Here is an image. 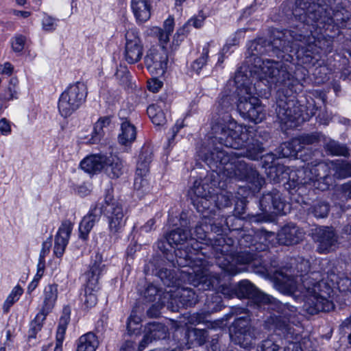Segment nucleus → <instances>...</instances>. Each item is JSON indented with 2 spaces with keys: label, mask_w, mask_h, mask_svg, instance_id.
<instances>
[{
  "label": "nucleus",
  "mask_w": 351,
  "mask_h": 351,
  "mask_svg": "<svg viewBox=\"0 0 351 351\" xmlns=\"http://www.w3.org/2000/svg\"><path fill=\"white\" fill-rule=\"evenodd\" d=\"M226 120L219 121L212 127L215 138L221 145L234 150L226 151L215 148L205 156V162L222 179L245 180L256 189H260L264 179L257 171L249 166L240 157L258 160L264 148L260 142L252 137L250 128L238 124L226 116Z\"/></svg>",
  "instance_id": "nucleus-1"
},
{
  "label": "nucleus",
  "mask_w": 351,
  "mask_h": 351,
  "mask_svg": "<svg viewBox=\"0 0 351 351\" xmlns=\"http://www.w3.org/2000/svg\"><path fill=\"white\" fill-rule=\"evenodd\" d=\"M263 47L256 42H253L249 47V50L254 58V69L251 73L254 74L253 78H257L260 81L265 80L267 83L274 84L276 86L287 87L285 95L281 96L278 90V99L276 109L277 117L282 125L285 128L296 127L304 119L302 118V108L291 95L288 94L295 91L294 86L298 81L291 73L292 67L291 63L276 62L269 59H263L258 55L263 53ZM286 62L292 58L291 55L287 58L282 56Z\"/></svg>",
  "instance_id": "nucleus-2"
},
{
  "label": "nucleus",
  "mask_w": 351,
  "mask_h": 351,
  "mask_svg": "<svg viewBox=\"0 0 351 351\" xmlns=\"http://www.w3.org/2000/svg\"><path fill=\"white\" fill-rule=\"evenodd\" d=\"M188 225L189 222L182 215L181 227L171 231L166 239L170 245L177 247L175 250L176 263L183 268L182 278L194 287L201 286L200 289H210L213 287L214 279L208 274L206 261L200 257L202 254L192 245L182 247L189 241H193Z\"/></svg>",
  "instance_id": "nucleus-3"
},
{
  "label": "nucleus",
  "mask_w": 351,
  "mask_h": 351,
  "mask_svg": "<svg viewBox=\"0 0 351 351\" xmlns=\"http://www.w3.org/2000/svg\"><path fill=\"white\" fill-rule=\"evenodd\" d=\"M289 277L287 273L278 272L276 275V289L302 302V309L305 313L315 315L334 308V304L329 299L332 289L326 282L307 276L302 285L297 287L296 281Z\"/></svg>",
  "instance_id": "nucleus-4"
},
{
  "label": "nucleus",
  "mask_w": 351,
  "mask_h": 351,
  "mask_svg": "<svg viewBox=\"0 0 351 351\" xmlns=\"http://www.w3.org/2000/svg\"><path fill=\"white\" fill-rule=\"evenodd\" d=\"M311 35L302 36V34H293V32L285 30V32H276L274 38L271 42L272 47L277 51L283 53L294 52L298 59L306 58L303 63L310 62L308 58H314L315 54L320 51L324 53L331 52L332 49V40L324 36H319L316 38L313 35L312 29H310Z\"/></svg>",
  "instance_id": "nucleus-5"
},
{
  "label": "nucleus",
  "mask_w": 351,
  "mask_h": 351,
  "mask_svg": "<svg viewBox=\"0 0 351 351\" xmlns=\"http://www.w3.org/2000/svg\"><path fill=\"white\" fill-rule=\"evenodd\" d=\"M234 82L237 86V108L243 117L256 123L265 118V110L256 94V87L246 75L239 71L235 73Z\"/></svg>",
  "instance_id": "nucleus-6"
},
{
  "label": "nucleus",
  "mask_w": 351,
  "mask_h": 351,
  "mask_svg": "<svg viewBox=\"0 0 351 351\" xmlns=\"http://www.w3.org/2000/svg\"><path fill=\"white\" fill-rule=\"evenodd\" d=\"M295 315L296 313L291 316H285L278 313L269 318V323L274 326L276 335L282 337L287 341L284 351H315L317 341L308 337L301 338L302 328L289 322V319Z\"/></svg>",
  "instance_id": "nucleus-7"
},
{
  "label": "nucleus",
  "mask_w": 351,
  "mask_h": 351,
  "mask_svg": "<svg viewBox=\"0 0 351 351\" xmlns=\"http://www.w3.org/2000/svg\"><path fill=\"white\" fill-rule=\"evenodd\" d=\"M213 250L219 265L232 276L241 271L237 265L248 264L254 258L251 252H237L235 241L228 236L218 237L213 245Z\"/></svg>",
  "instance_id": "nucleus-8"
},
{
  "label": "nucleus",
  "mask_w": 351,
  "mask_h": 351,
  "mask_svg": "<svg viewBox=\"0 0 351 351\" xmlns=\"http://www.w3.org/2000/svg\"><path fill=\"white\" fill-rule=\"evenodd\" d=\"M235 296L239 298H252L259 305L267 304L269 309L285 316H291L296 311L295 306L283 304L274 297L260 291L247 280L240 281L235 287Z\"/></svg>",
  "instance_id": "nucleus-9"
},
{
  "label": "nucleus",
  "mask_w": 351,
  "mask_h": 351,
  "mask_svg": "<svg viewBox=\"0 0 351 351\" xmlns=\"http://www.w3.org/2000/svg\"><path fill=\"white\" fill-rule=\"evenodd\" d=\"M87 88L83 82H77L69 85L60 95L58 111L64 118L70 117L86 101Z\"/></svg>",
  "instance_id": "nucleus-10"
},
{
  "label": "nucleus",
  "mask_w": 351,
  "mask_h": 351,
  "mask_svg": "<svg viewBox=\"0 0 351 351\" xmlns=\"http://www.w3.org/2000/svg\"><path fill=\"white\" fill-rule=\"evenodd\" d=\"M202 215V219L195 227L194 239L191 245H197V242L204 243L207 245H211L213 249V245L215 239L218 237L223 236L221 232H223V226H228L227 220L221 219L222 223H217L215 217L210 215V213H205Z\"/></svg>",
  "instance_id": "nucleus-11"
},
{
  "label": "nucleus",
  "mask_w": 351,
  "mask_h": 351,
  "mask_svg": "<svg viewBox=\"0 0 351 351\" xmlns=\"http://www.w3.org/2000/svg\"><path fill=\"white\" fill-rule=\"evenodd\" d=\"M106 271L101 254L97 253L90 264L89 270L85 274L86 283L84 305L86 308L95 306L97 302V292L99 289V279Z\"/></svg>",
  "instance_id": "nucleus-12"
},
{
  "label": "nucleus",
  "mask_w": 351,
  "mask_h": 351,
  "mask_svg": "<svg viewBox=\"0 0 351 351\" xmlns=\"http://www.w3.org/2000/svg\"><path fill=\"white\" fill-rule=\"evenodd\" d=\"M152 159V152L149 147H143L137 162L134 182L135 195L139 198L143 197L152 191V186L149 179V163Z\"/></svg>",
  "instance_id": "nucleus-13"
},
{
  "label": "nucleus",
  "mask_w": 351,
  "mask_h": 351,
  "mask_svg": "<svg viewBox=\"0 0 351 351\" xmlns=\"http://www.w3.org/2000/svg\"><path fill=\"white\" fill-rule=\"evenodd\" d=\"M215 189L207 179L195 180L189 194L193 206L201 214L211 213L214 209L213 197Z\"/></svg>",
  "instance_id": "nucleus-14"
},
{
  "label": "nucleus",
  "mask_w": 351,
  "mask_h": 351,
  "mask_svg": "<svg viewBox=\"0 0 351 351\" xmlns=\"http://www.w3.org/2000/svg\"><path fill=\"white\" fill-rule=\"evenodd\" d=\"M101 207L103 213L108 219L110 234L115 235L121 232L126 222L121 204L114 199L110 194H108L105 197L104 204Z\"/></svg>",
  "instance_id": "nucleus-15"
},
{
  "label": "nucleus",
  "mask_w": 351,
  "mask_h": 351,
  "mask_svg": "<svg viewBox=\"0 0 351 351\" xmlns=\"http://www.w3.org/2000/svg\"><path fill=\"white\" fill-rule=\"evenodd\" d=\"M231 341L241 348L248 349L254 344V330L250 326L248 315L237 318L230 327Z\"/></svg>",
  "instance_id": "nucleus-16"
},
{
  "label": "nucleus",
  "mask_w": 351,
  "mask_h": 351,
  "mask_svg": "<svg viewBox=\"0 0 351 351\" xmlns=\"http://www.w3.org/2000/svg\"><path fill=\"white\" fill-rule=\"evenodd\" d=\"M125 38L124 59L128 64H135L141 60L143 55L140 33L136 28H130L126 31Z\"/></svg>",
  "instance_id": "nucleus-17"
},
{
  "label": "nucleus",
  "mask_w": 351,
  "mask_h": 351,
  "mask_svg": "<svg viewBox=\"0 0 351 351\" xmlns=\"http://www.w3.org/2000/svg\"><path fill=\"white\" fill-rule=\"evenodd\" d=\"M168 60L167 51L164 46L151 47L144 58L146 68L154 75H162L165 73Z\"/></svg>",
  "instance_id": "nucleus-18"
},
{
  "label": "nucleus",
  "mask_w": 351,
  "mask_h": 351,
  "mask_svg": "<svg viewBox=\"0 0 351 351\" xmlns=\"http://www.w3.org/2000/svg\"><path fill=\"white\" fill-rule=\"evenodd\" d=\"M311 264L308 260L303 258H298L296 261L295 268H282L277 270L274 274V284L276 288V275L278 272L287 273L289 276V278L295 280V285L297 287H300V285H302L303 280L307 276H311L315 279H319L320 274L317 272H311L308 274L310 271Z\"/></svg>",
  "instance_id": "nucleus-19"
},
{
  "label": "nucleus",
  "mask_w": 351,
  "mask_h": 351,
  "mask_svg": "<svg viewBox=\"0 0 351 351\" xmlns=\"http://www.w3.org/2000/svg\"><path fill=\"white\" fill-rule=\"evenodd\" d=\"M285 206L282 195L277 189L264 193L260 199V208L266 214H284Z\"/></svg>",
  "instance_id": "nucleus-20"
},
{
  "label": "nucleus",
  "mask_w": 351,
  "mask_h": 351,
  "mask_svg": "<svg viewBox=\"0 0 351 351\" xmlns=\"http://www.w3.org/2000/svg\"><path fill=\"white\" fill-rule=\"evenodd\" d=\"M314 238L317 243V250L319 253L327 254L338 247L337 235L330 228L324 227L316 230Z\"/></svg>",
  "instance_id": "nucleus-21"
},
{
  "label": "nucleus",
  "mask_w": 351,
  "mask_h": 351,
  "mask_svg": "<svg viewBox=\"0 0 351 351\" xmlns=\"http://www.w3.org/2000/svg\"><path fill=\"white\" fill-rule=\"evenodd\" d=\"M73 228V224L69 220L64 221L59 227L55 236L53 253L58 258L61 257L68 245Z\"/></svg>",
  "instance_id": "nucleus-22"
},
{
  "label": "nucleus",
  "mask_w": 351,
  "mask_h": 351,
  "mask_svg": "<svg viewBox=\"0 0 351 351\" xmlns=\"http://www.w3.org/2000/svg\"><path fill=\"white\" fill-rule=\"evenodd\" d=\"M102 213V208L97 205L90 209L88 214L83 217L79 226V237L80 239L84 241L88 239L90 232L95 224L99 221Z\"/></svg>",
  "instance_id": "nucleus-23"
},
{
  "label": "nucleus",
  "mask_w": 351,
  "mask_h": 351,
  "mask_svg": "<svg viewBox=\"0 0 351 351\" xmlns=\"http://www.w3.org/2000/svg\"><path fill=\"white\" fill-rule=\"evenodd\" d=\"M279 241L286 245L299 243L304 237V232L295 224L290 223L285 226L278 233Z\"/></svg>",
  "instance_id": "nucleus-24"
},
{
  "label": "nucleus",
  "mask_w": 351,
  "mask_h": 351,
  "mask_svg": "<svg viewBox=\"0 0 351 351\" xmlns=\"http://www.w3.org/2000/svg\"><path fill=\"white\" fill-rule=\"evenodd\" d=\"M106 154H93L88 156L80 162L81 168L89 173H95L104 169Z\"/></svg>",
  "instance_id": "nucleus-25"
},
{
  "label": "nucleus",
  "mask_w": 351,
  "mask_h": 351,
  "mask_svg": "<svg viewBox=\"0 0 351 351\" xmlns=\"http://www.w3.org/2000/svg\"><path fill=\"white\" fill-rule=\"evenodd\" d=\"M136 138V128L127 119H123L118 135V142L121 145L130 147Z\"/></svg>",
  "instance_id": "nucleus-26"
},
{
  "label": "nucleus",
  "mask_w": 351,
  "mask_h": 351,
  "mask_svg": "<svg viewBox=\"0 0 351 351\" xmlns=\"http://www.w3.org/2000/svg\"><path fill=\"white\" fill-rule=\"evenodd\" d=\"M131 8L138 23H144L151 16L149 0H132Z\"/></svg>",
  "instance_id": "nucleus-27"
},
{
  "label": "nucleus",
  "mask_w": 351,
  "mask_h": 351,
  "mask_svg": "<svg viewBox=\"0 0 351 351\" xmlns=\"http://www.w3.org/2000/svg\"><path fill=\"white\" fill-rule=\"evenodd\" d=\"M174 29V19L169 16L163 24V27H152L150 34L156 36L162 45L167 44L169 41V36Z\"/></svg>",
  "instance_id": "nucleus-28"
},
{
  "label": "nucleus",
  "mask_w": 351,
  "mask_h": 351,
  "mask_svg": "<svg viewBox=\"0 0 351 351\" xmlns=\"http://www.w3.org/2000/svg\"><path fill=\"white\" fill-rule=\"evenodd\" d=\"M315 167L313 163L308 164L306 167L302 169H299L296 176L298 175V180L302 185H306L313 184V186L316 188L321 189L322 186H320V183L314 173ZM293 176H295V173H293Z\"/></svg>",
  "instance_id": "nucleus-29"
},
{
  "label": "nucleus",
  "mask_w": 351,
  "mask_h": 351,
  "mask_svg": "<svg viewBox=\"0 0 351 351\" xmlns=\"http://www.w3.org/2000/svg\"><path fill=\"white\" fill-rule=\"evenodd\" d=\"M315 167L313 163L308 164L306 167L302 169H299L296 176L298 175V180L302 185H306L313 184V186L316 188L321 189L322 186H320V183L314 173ZM293 176H295V173H293Z\"/></svg>",
  "instance_id": "nucleus-30"
},
{
  "label": "nucleus",
  "mask_w": 351,
  "mask_h": 351,
  "mask_svg": "<svg viewBox=\"0 0 351 351\" xmlns=\"http://www.w3.org/2000/svg\"><path fill=\"white\" fill-rule=\"evenodd\" d=\"M104 166L106 173L111 178H117L123 173V162L117 156L107 155L106 160Z\"/></svg>",
  "instance_id": "nucleus-31"
},
{
  "label": "nucleus",
  "mask_w": 351,
  "mask_h": 351,
  "mask_svg": "<svg viewBox=\"0 0 351 351\" xmlns=\"http://www.w3.org/2000/svg\"><path fill=\"white\" fill-rule=\"evenodd\" d=\"M330 161L319 162L314 165L315 174L316 175L319 183L322 182L324 186L322 190L327 189L329 186V180H331L330 175L332 173V167L330 166Z\"/></svg>",
  "instance_id": "nucleus-32"
},
{
  "label": "nucleus",
  "mask_w": 351,
  "mask_h": 351,
  "mask_svg": "<svg viewBox=\"0 0 351 351\" xmlns=\"http://www.w3.org/2000/svg\"><path fill=\"white\" fill-rule=\"evenodd\" d=\"M175 293L173 300L176 302L178 300L182 306H191L195 305L197 301V295L191 289L178 287Z\"/></svg>",
  "instance_id": "nucleus-33"
},
{
  "label": "nucleus",
  "mask_w": 351,
  "mask_h": 351,
  "mask_svg": "<svg viewBox=\"0 0 351 351\" xmlns=\"http://www.w3.org/2000/svg\"><path fill=\"white\" fill-rule=\"evenodd\" d=\"M112 119L110 116L102 117L95 123L92 136L94 143L100 141L106 132L112 128Z\"/></svg>",
  "instance_id": "nucleus-34"
},
{
  "label": "nucleus",
  "mask_w": 351,
  "mask_h": 351,
  "mask_svg": "<svg viewBox=\"0 0 351 351\" xmlns=\"http://www.w3.org/2000/svg\"><path fill=\"white\" fill-rule=\"evenodd\" d=\"M302 150L300 141L292 139L290 141L282 143L278 148V156L281 158L296 157L298 153Z\"/></svg>",
  "instance_id": "nucleus-35"
},
{
  "label": "nucleus",
  "mask_w": 351,
  "mask_h": 351,
  "mask_svg": "<svg viewBox=\"0 0 351 351\" xmlns=\"http://www.w3.org/2000/svg\"><path fill=\"white\" fill-rule=\"evenodd\" d=\"M99 341L93 332L82 335L78 339L77 351H96Z\"/></svg>",
  "instance_id": "nucleus-36"
},
{
  "label": "nucleus",
  "mask_w": 351,
  "mask_h": 351,
  "mask_svg": "<svg viewBox=\"0 0 351 351\" xmlns=\"http://www.w3.org/2000/svg\"><path fill=\"white\" fill-rule=\"evenodd\" d=\"M58 298V285H49L44 290V300L42 305L43 311L51 312Z\"/></svg>",
  "instance_id": "nucleus-37"
},
{
  "label": "nucleus",
  "mask_w": 351,
  "mask_h": 351,
  "mask_svg": "<svg viewBox=\"0 0 351 351\" xmlns=\"http://www.w3.org/2000/svg\"><path fill=\"white\" fill-rule=\"evenodd\" d=\"M162 327V325L156 322L149 323L146 328L147 333L144 335L138 345V350L141 351L144 350L152 340L160 338V335L158 333L160 332Z\"/></svg>",
  "instance_id": "nucleus-38"
},
{
  "label": "nucleus",
  "mask_w": 351,
  "mask_h": 351,
  "mask_svg": "<svg viewBox=\"0 0 351 351\" xmlns=\"http://www.w3.org/2000/svg\"><path fill=\"white\" fill-rule=\"evenodd\" d=\"M332 174L337 178H345L351 176V163L343 160L330 161Z\"/></svg>",
  "instance_id": "nucleus-39"
},
{
  "label": "nucleus",
  "mask_w": 351,
  "mask_h": 351,
  "mask_svg": "<svg viewBox=\"0 0 351 351\" xmlns=\"http://www.w3.org/2000/svg\"><path fill=\"white\" fill-rule=\"evenodd\" d=\"M267 175L270 181L274 183H279L284 179H287L288 168L280 164L270 165L267 169Z\"/></svg>",
  "instance_id": "nucleus-40"
},
{
  "label": "nucleus",
  "mask_w": 351,
  "mask_h": 351,
  "mask_svg": "<svg viewBox=\"0 0 351 351\" xmlns=\"http://www.w3.org/2000/svg\"><path fill=\"white\" fill-rule=\"evenodd\" d=\"M213 206L214 209L210 213L212 217L215 216L216 208H221L228 207L232 204V194L226 191H222L220 193H213Z\"/></svg>",
  "instance_id": "nucleus-41"
},
{
  "label": "nucleus",
  "mask_w": 351,
  "mask_h": 351,
  "mask_svg": "<svg viewBox=\"0 0 351 351\" xmlns=\"http://www.w3.org/2000/svg\"><path fill=\"white\" fill-rule=\"evenodd\" d=\"M147 112L152 123L156 125H163L167 121L165 112L159 104L149 106Z\"/></svg>",
  "instance_id": "nucleus-42"
},
{
  "label": "nucleus",
  "mask_w": 351,
  "mask_h": 351,
  "mask_svg": "<svg viewBox=\"0 0 351 351\" xmlns=\"http://www.w3.org/2000/svg\"><path fill=\"white\" fill-rule=\"evenodd\" d=\"M69 321V316L68 315L60 317L56 332V343L53 351H62V342L64 339V335Z\"/></svg>",
  "instance_id": "nucleus-43"
},
{
  "label": "nucleus",
  "mask_w": 351,
  "mask_h": 351,
  "mask_svg": "<svg viewBox=\"0 0 351 351\" xmlns=\"http://www.w3.org/2000/svg\"><path fill=\"white\" fill-rule=\"evenodd\" d=\"M49 311H43L41 308L34 319L31 322L29 330V338H35L36 333L42 328L43 322L45 320Z\"/></svg>",
  "instance_id": "nucleus-44"
},
{
  "label": "nucleus",
  "mask_w": 351,
  "mask_h": 351,
  "mask_svg": "<svg viewBox=\"0 0 351 351\" xmlns=\"http://www.w3.org/2000/svg\"><path fill=\"white\" fill-rule=\"evenodd\" d=\"M324 148L331 155L346 156L349 154L348 149L346 146L333 140L326 142Z\"/></svg>",
  "instance_id": "nucleus-45"
},
{
  "label": "nucleus",
  "mask_w": 351,
  "mask_h": 351,
  "mask_svg": "<svg viewBox=\"0 0 351 351\" xmlns=\"http://www.w3.org/2000/svg\"><path fill=\"white\" fill-rule=\"evenodd\" d=\"M330 206L328 203L322 200H317L313 203L308 209L309 213H312L317 218H324L328 215Z\"/></svg>",
  "instance_id": "nucleus-46"
},
{
  "label": "nucleus",
  "mask_w": 351,
  "mask_h": 351,
  "mask_svg": "<svg viewBox=\"0 0 351 351\" xmlns=\"http://www.w3.org/2000/svg\"><path fill=\"white\" fill-rule=\"evenodd\" d=\"M141 317L137 314L136 310H133L128 319L127 328L130 334L138 333L141 329Z\"/></svg>",
  "instance_id": "nucleus-47"
},
{
  "label": "nucleus",
  "mask_w": 351,
  "mask_h": 351,
  "mask_svg": "<svg viewBox=\"0 0 351 351\" xmlns=\"http://www.w3.org/2000/svg\"><path fill=\"white\" fill-rule=\"evenodd\" d=\"M23 291V289L17 285L14 287L11 293L8 296L3 304V311L5 312H8L10 308L19 299L20 296L22 295Z\"/></svg>",
  "instance_id": "nucleus-48"
},
{
  "label": "nucleus",
  "mask_w": 351,
  "mask_h": 351,
  "mask_svg": "<svg viewBox=\"0 0 351 351\" xmlns=\"http://www.w3.org/2000/svg\"><path fill=\"white\" fill-rule=\"evenodd\" d=\"M210 43H206L202 49L201 56L195 60L191 64V68L196 72H199L206 65L208 59Z\"/></svg>",
  "instance_id": "nucleus-49"
},
{
  "label": "nucleus",
  "mask_w": 351,
  "mask_h": 351,
  "mask_svg": "<svg viewBox=\"0 0 351 351\" xmlns=\"http://www.w3.org/2000/svg\"><path fill=\"white\" fill-rule=\"evenodd\" d=\"M280 345L275 340L274 335H271L258 344L257 351H277Z\"/></svg>",
  "instance_id": "nucleus-50"
},
{
  "label": "nucleus",
  "mask_w": 351,
  "mask_h": 351,
  "mask_svg": "<svg viewBox=\"0 0 351 351\" xmlns=\"http://www.w3.org/2000/svg\"><path fill=\"white\" fill-rule=\"evenodd\" d=\"M233 99L228 95H221L217 103V108L219 113L228 112L232 106Z\"/></svg>",
  "instance_id": "nucleus-51"
},
{
  "label": "nucleus",
  "mask_w": 351,
  "mask_h": 351,
  "mask_svg": "<svg viewBox=\"0 0 351 351\" xmlns=\"http://www.w3.org/2000/svg\"><path fill=\"white\" fill-rule=\"evenodd\" d=\"M57 21L58 19L44 14L41 21L43 29L47 32H53L56 29Z\"/></svg>",
  "instance_id": "nucleus-52"
},
{
  "label": "nucleus",
  "mask_w": 351,
  "mask_h": 351,
  "mask_svg": "<svg viewBox=\"0 0 351 351\" xmlns=\"http://www.w3.org/2000/svg\"><path fill=\"white\" fill-rule=\"evenodd\" d=\"M26 37L21 34L15 35L12 39V48L14 52H21L24 49Z\"/></svg>",
  "instance_id": "nucleus-53"
},
{
  "label": "nucleus",
  "mask_w": 351,
  "mask_h": 351,
  "mask_svg": "<svg viewBox=\"0 0 351 351\" xmlns=\"http://www.w3.org/2000/svg\"><path fill=\"white\" fill-rule=\"evenodd\" d=\"M256 236L251 234H242L241 238L238 241V243L241 247H250L252 245H255L254 241Z\"/></svg>",
  "instance_id": "nucleus-54"
},
{
  "label": "nucleus",
  "mask_w": 351,
  "mask_h": 351,
  "mask_svg": "<svg viewBox=\"0 0 351 351\" xmlns=\"http://www.w3.org/2000/svg\"><path fill=\"white\" fill-rule=\"evenodd\" d=\"M337 284L340 291L346 292L351 291V278L343 274L340 276Z\"/></svg>",
  "instance_id": "nucleus-55"
},
{
  "label": "nucleus",
  "mask_w": 351,
  "mask_h": 351,
  "mask_svg": "<svg viewBox=\"0 0 351 351\" xmlns=\"http://www.w3.org/2000/svg\"><path fill=\"white\" fill-rule=\"evenodd\" d=\"M17 82H18L16 79L10 80V85L8 88V90L3 95L4 99L10 100L16 98L17 90L16 88V85Z\"/></svg>",
  "instance_id": "nucleus-56"
},
{
  "label": "nucleus",
  "mask_w": 351,
  "mask_h": 351,
  "mask_svg": "<svg viewBox=\"0 0 351 351\" xmlns=\"http://www.w3.org/2000/svg\"><path fill=\"white\" fill-rule=\"evenodd\" d=\"M295 140L300 141V145L302 146V149L305 145H311L317 141V138L315 135L308 134L302 136L299 138H295Z\"/></svg>",
  "instance_id": "nucleus-57"
},
{
  "label": "nucleus",
  "mask_w": 351,
  "mask_h": 351,
  "mask_svg": "<svg viewBox=\"0 0 351 351\" xmlns=\"http://www.w3.org/2000/svg\"><path fill=\"white\" fill-rule=\"evenodd\" d=\"M162 82L157 78H152L147 81V88L153 93H157L162 88Z\"/></svg>",
  "instance_id": "nucleus-58"
},
{
  "label": "nucleus",
  "mask_w": 351,
  "mask_h": 351,
  "mask_svg": "<svg viewBox=\"0 0 351 351\" xmlns=\"http://www.w3.org/2000/svg\"><path fill=\"white\" fill-rule=\"evenodd\" d=\"M193 332L195 337V339L199 344H203L206 341L208 334L206 330L195 328L193 330Z\"/></svg>",
  "instance_id": "nucleus-59"
},
{
  "label": "nucleus",
  "mask_w": 351,
  "mask_h": 351,
  "mask_svg": "<svg viewBox=\"0 0 351 351\" xmlns=\"http://www.w3.org/2000/svg\"><path fill=\"white\" fill-rule=\"evenodd\" d=\"M158 276L160 278L165 285L170 287L173 285V282L169 278L170 271L167 269L160 270L158 272Z\"/></svg>",
  "instance_id": "nucleus-60"
},
{
  "label": "nucleus",
  "mask_w": 351,
  "mask_h": 351,
  "mask_svg": "<svg viewBox=\"0 0 351 351\" xmlns=\"http://www.w3.org/2000/svg\"><path fill=\"white\" fill-rule=\"evenodd\" d=\"M0 132L5 136L10 134L11 132L10 122L5 118L0 119Z\"/></svg>",
  "instance_id": "nucleus-61"
},
{
  "label": "nucleus",
  "mask_w": 351,
  "mask_h": 351,
  "mask_svg": "<svg viewBox=\"0 0 351 351\" xmlns=\"http://www.w3.org/2000/svg\"><path fill=\"white\" fill-rule=\"evenodd\" d=\"M51 247V238L49 237L48 240L44 241L43 243V247L40 253L39 258L45 260V256L49 253Z\"/></svg>",
  "instance_id": "nucleus-62"
},
{
  "label": "nucleus",
  "mask_w": 351,
  "mask_h": 351,
  "mask_svg": "<svg viewBox=\"0 0 351 351\" xmlns=\"http://www.w3.org/2000/svg\"><path fill=\"white\" fill-rule=\"evenodd\" d=\"M204 17L203 16H198L197 17L191 18L186 23V25H191L195 28L201 27L204 24Z\"/></svg>",
  "instance_id": "nucleus-63"
},
{
  "label": "nucleus",
  "mask_w": 351,
  "mask_h": 351,
  "mask_svg": "<svg viewBox=\"0 0 351 351\" xmlns=\"http://www.w3.org/2000/svg\"><path fill=\"white\" fill-rule=\"evenodd\" d=\"M14 67L10 62H5L0 65V73L5 75H11Z\"/></svg>",
  "instance_id": "nucleus-64"
}]
</instances>
